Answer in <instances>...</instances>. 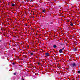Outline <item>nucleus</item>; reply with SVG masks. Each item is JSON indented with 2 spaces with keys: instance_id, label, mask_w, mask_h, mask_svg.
<instances>
[{
  "instance_id": "1",
  "label": "nucleus",
  "mask_w": 80,
  "mask_h": 80,
  "mask_svg": "<svg viewBox=\"0 0 80 80\" xmlns=\"http://www.w3.org/2000/svg\"><path fill=\"white\" fill-rule=\"evenodd\" d=\"M70 66L72 67V68H73V67H77V64H76V63H73L70 65Z\"/></svg>"
},
{
  "instance_id": "2",
  "label": "nucleus",
  "mask_w": 80,
  "mask_h": 80,
  "mask_svg": "<svg viewBox=\"0 0 80 80\" xmlns=\"http://www.w3.org/2000/svg\"><path fill=\"white\" fill-rule=\"evenodd\" d=\"M45 55L46 56L48 57L49 56V55H50V53H49L47 52L45 53Z\"/></svg>"
},
{
  "instance_id": "3",
  "label": "nucleus",
  "mask_w": 80,
  "mask_h": 80,
  "mask_svg": "<svg viewBox=\"0 0 80 80\" xmlns=\"http://www.w3.org/2000/svg\"><path fill=\"white\" fill-rule=\"evenodd\" d=\"M46 11V10H45V9L42 10V12L43 13H45V12Z\"/></svg>"
},
{
  "instance_id": "4",
  "label": "nucleus",
  "mask_w": 80,
  "mask_h": 80,
  "mask_svg": "<svg viewBox=\"0 0 80 80\" xmlns=\"http://www.w3.org/2000/svg\"><path fill=\"white\" fill-rule=\"evenodd\" d=\"M74 51V52H76L77 50V49L75 48H74L73 49Z\"/></svg>"
},
{
  "instance_id": "5",
  "label": "nucleus",
  "mask_w": 80,
  "mask_h": 80,
  "mask_svg": "<svg viewBox=\"0 0 80 80\" xmlns=\"http://www.w3.org/2000/svg\"><path fill=\"white\" fill-rule=\"evenodd\" d=\"M53 47L54 48H55L57 47V45H54L53 46Z\"/></svg>"
},
{
  "instance_id": "6",
  "label": "nucleus",
  "mask_w": 80,
  "mask_h": 80,
  "mask_svg": "<svg viewBox=\"0 0 80 80\" xmlns=\"http://www.w3.org/2000/svg\"><path fill=\"white\" fill-rule=\"evenodd\" d=\"M62 49H60L59 50V52L60 53H62Z\"/></svg>"
},
{
  "instance_id": "7",
  "label": "nucleus",
  "mask_w": 80,
  "mask_h": 80,
  "mask_svg": "<svg viewBox=\"0 0 80 80\" xmlns=\"http://www.w3.org/2000/svg\"><path fill=\"white\" fill-rule=\"evenodd\" d=\"M12 7H14V6H15V4H12Z\"/></svg>"
},
{
  "instance_id": "8",
  "label": "nucleus",
  "mask_w": 80,
  "mask_h": 80,
  "mask_svg": "<svg viewBox=\"0 0 80 80\" xmlns=\"http://www.w3.org/2000/svg\"><path fill=\"white\" fill-rule=\"evenodd\" d=\"M64 48H65V47H63V48H62L61 50H64Z\"/></svg>"
},
{
  "instance_id": "9",
  "label": "nucleus",
  "mask_w": 80,
  "mask_h": 80,
  "mask_svg": "<svg viewBox=\"0 0 80 80\" xmlns=\"http://www.w3.org/2000/svg\"><path fill=\"white\" fill-rule=\"evenodd\" d=\"M70 25H71V26H73V24L71 23V24H70Z\"/></svg>"
},
{
  "instance_id": "10",
  "label": "nucleus",
  "mask_w": 80,
  "mask_h": 80,
  "mask_svg": "<svg viewBox=\"0 0 80 80\" xmlns=\"http://www.w3.org/2000/svg\"><path fill=\"white\" fill-rule=\"evenodd\" d=\"M31 55H33V53H31Z\"/></svg>"
},
{
  "instance_id": "11",
  "label": "nucleus",
  "mask_w": 80,
  "mask_h": 80,
  "mask_svg": "<svg viewBox=\"0 0 80 80\" xmlns=\"http://www.w3.org/2000/svg\"><path fill=\"white\" fill-rule=\"evenodd\" d=\"M78 73H80V71H78Z\"/></svg>"
},
{
  "instance_id": "12",
  "label": "nucleus",
  "mask_w": 80,
  "mask_h": 80,
  "mask_svg": "<svg viewBox=\"0 0 80 80\" xmlns=\"http://www.w3.org/2000/svg\"><path fill=\"white\" fill-rule=\"evenodd\" d=\"M14 75H16V73H14Z\"/></svg>"
},
{
  "instance_id": "13",
  "label": "nucleus",
  "mask_w": 80,
  "mask_h": 80,
  "mask_svg": "<svg viewBox=\"0 0 80 80\" xmlns=\"http://www.w3.org/2000/svg\"><path fill=\"white\" fill-rule=\"evenodd\" d=\"M12 64H13V65H15V62H13V63H12Z\"/></svg>"
},
{
  "instance_id": "14",
  "label": "nucleus",
  "mask_w": 80,
  "mask_h": 80,
  "mask_svg": "<svg viewBox=\"0 0 80 80\" xmlns=\"http://www.w3.org/2000/svg\"><path fill=\"white\" fill-rule=\"evenodd\" d=\"M60 45H63V44H62V43H61V44H60Z\"/></svg>"
},
{
  "instance_id": "15",
  "label": "nucleus",
  "mask_w": 80,
  "mask_h": 80,
  "mask_svg": "<svg viewBox=\"0 0 80 80\" xmlns=\"http://www.w3.org/2000/svg\"><path fill=\"white\" fill-rule=\"evenodd\" d=\"M22 80H24V79L23 78H22Z\"/></svg>"
},
{
  "instance_id": "16",
  "label": "nucleus",
  "mask_w": 80,
  "mask_h": 80,
  "mask_svg": "<svg viewBox=\"0 0 80 80\" xmlns=\"http://www.w3.org/2000/svg\"><path fill=\"white\" fill-rule=\"evenodd\" d=\"M54 2H56V0H54Z\"/></svg>"
},
{
  "instance_id": "17",
  "label": "nucleus",
  "mask_w": 80,
  "mask_h": 80,
  "mask_svg": "<svg viewBox=\"0 0 80 80\" xmlns=\"http://www.w3.org/2000/svg\"><path fill=\"white\" fill-rule=\"evenodd\" d=\"M1 42V40H0V42Z\"/></svg>"
},
{
  "instance_id": "18",
  "label": "nucleus",
  "mask_w": 80,
  "mask_h": 80,
  "mask_svg": "<svg viewBox=\"0 0 80 80\" xmlns=\"http://www.w3.org/2000/svg\"><path fill=\"white\" fill-rule=\"evenodd\" d=\"M28 0H27V1H28Z\"/></svg>"
},
{
  "instance_id": "19",
  "label": "nucleus",
  "mask_w": 80,
  "mask_h": 80,
  "mask_svg": "<svg viewBox=\"0 0 80 80\" xmlns=\"http://www.w3.org/2000/svg\"><path fill=\"white\" fill-rule=\"evenodd\" d=\"M59 7H60V6H59Z\"/></svg>"
}]
</instances>
